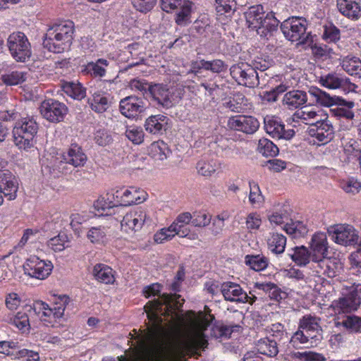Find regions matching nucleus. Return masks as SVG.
<instances>
[{
    "label": "nucleus",
    "mask_w": 361,
    "mask_h": 361,
    "mask_svg": "<svg viewBox=\"0 0 361 361\" xmlns=\"http://www.w3.org/2000/svg\"><path fill=\"white\" fill-rule=\"evenodd\" d=\"M180 298V295L177 294H163L160 298L147 303L145 311L152 325L147 328L146 332L140 338L142 348L157 345L164 331L162 316L171 317V319H173L175 312L181 306L178 300Z\"/></svg>",
    "instance_id": "f257e3e1"
},
{
    "label": "nucleus",
    "mask_w": 361,
    "mask_h": 361,
    "mask_svg": "<svg viewBox=\"0 0 361 361\" xmlns=\"http://www.w3.org/2000/svg\"><path fill=\"white\" fill-rule=\"evenodd\" d=\"M309 94L313 98L312 102L323 106L331 107L330 113L332 116L352 121L355 114L352 109L355 106L353 101H345L339 97H331L329 94L316 87L309 89Z\"/></svg>",
    "instance_id": "f03ea898"
},
{
    "label": "nucleus",
    "mask_w": 361,
    "mask_h": 361,
    "mask_svg": "<svg viewBox=\"0 0 361 361\" xmlns=\"http://www.w3.org/2000/svg\"><path fill=\"white\" fill-rule=\"evenodd\" d=\"M72 24H53L45 34L43 47L54 53L63 52L71 43Z\"/></svg>",
    "instance_id": "7ed1b4c3"
},
{
    "label": "nucleus",
    "mask_w": 361,
    "mask_h": 361,
    "mask_svg": "<svg viewBox=\"0 0 361 361\" xmlns=\"http://www.w3.org/2000/svg\"><path fill=\"white\" fill-rule=\"evenodd\" d=\"M38 128V124L32 117L23 118L17 121L12 132L15 145L24 150L33 147Z\"/></svg>",
    "instance_id": "20e7f679"
},
{
    "label": "nucleus",
    "mask_w": 361,
    "mask_h": 361,
    "mask_svg": "<svg viewBox=\"0 0 361 361\" xmlns=\"http://www.w3.org/2000/svg\"><path fill=\"white\" fill-rule=\"evenodd\" d=\"M342 293V297L332 302L335 312L348 314L356 311L361 304V283H354L350 286H346Z\"/></svg>",
    "instance_id": "39448f33"
},
{
    "label": "nucleus",
    "mask_w": 361,
    "mask_h": 361,
    "mask_svg": "<svg viewBox=\"0 0 361 361\" xmlns=\"http://www.w3.org/2000/svg\"><path fill=\"white\" fill-rule=\"evenodd\" d=\"M7 43L11 55L16 61L25 62L30 58V44L24 33L18 32L11 34Z\"/></svg>",
    "instance_id": "423d86ee"
},
{
    "label": "nucleus",
    "mask_w": 361,
    "mask_h": 361,
    "mask_svg": "<svg viewBox=\"0 0 361 361\" xmlns=\"http://www.w3.org/2000/svg\"><path fill=\"white\" fill-rule=\"evenodd\" d=\"M327 232L336 243L344 246L355 245L359 242L358 231L350 224H336L328 228Z\"/></svg>",
    "instance_id": "0eeeda50"
},
{
    "label": "nucleus",
    "mask_w": 361,
    "mask_h": 361,
    "mask_svg": "<svg viewBox=\"0 0 361 361\" xmlns=\"http://www.w3.org/2000/svg\"><path fill=\"white\" fill-rule=\"evenodd\" d=\"M161 9L167 13L175 12L176 23L187 22L192 13V2L188 0H160Z\"/></svg>",
    "instance_id": "6e6552de"
},
{
    "label": "nucleus",
    "mask_w": 361,
    "mask_h": 361,
    "mask_svg": "<svg viewBox=\"0 0 361 361\" xmlns=\"http://www.w3.org/2000/svg\"><path fill=\"white\" fill-rule=\"evenodd\" d=\"M231 76L240 85L254 87L259 85V76L255 68L247 63L233 65L230 68Z\"/></svg>",
    "instance_id": "1a4fd4ad"
},
{
    "label": "nucleus",
    "mask_w": 361,
    "mask_h": 361,
    "mask_svg": "<svg viewBox=\"0 0 361 361\" xmlns=\"http://www.w3.org/2000/svg\"><path fill=\"white\" fill-rule=\"evenodd\" d=\"M39 111L45 119L56 123L63 120L68 112V108L63 103L49 99L41 103Z\"/></svg>",
    "instance_id": "9d476101"
},
{
    "label": "nucleus",
    "mask_w": 361,
    "mask_h": 361,
    "mask_svg": "<svg viewBox=\"0 0 361 361\" xmlns=\"http://www.w3.org/2000/svg\"><path fill=\"white\" fill-rule=\"evenodd\" d=\"M52 269L51 262L42 260L36 256L30 257L23 264L25 274L40 280L46 279L51 274Z\"/></svg>",
    "instance_id": "9b49d317"
},
{
    "label": "nucleus",
    "mask_w": 361,
    "mask_h": 361,
    "mask_svg": "<svg viewBox=\"0 0 361 361\" xmlns=\"http://www.w3.org/2000/svg\"><path fill=\"white\" fill-rule=\"evenodd\" d=\"M221 291L224 299L231 302H237L242 303L252 304L257 299V297L250 292L248 295L240 285L233 282H226L221 285Z\"/></svg>",
    "instance_id": "f8f14e48"
},
{
    "label": "nucleus",
    "mask_w": 361,
    "mask_h": 361,
    "mask_svg": "<svg viewBox=\"0 0 361 361\" xmlns=\"http://www.w3.org/2000/svg\"><path fill=\"white\" fill-rule=\"evenodd\" d=\"M281 30L286 39L297 42L298 44L305 45L312 41V35L307 32L304 24H280Z\"/></svg>",
    "instance_id": "ddd939ff"
},
{
    "label": "nucleus",
    "mask_w": 361,
    "mask_h": 361,
    "mask_svg": "<svg viewBox=\"0 0 361 361\" xmlns=\"http://www.w3.org/2000/svg\"><path fill=\"white\" fill-rule=\"evenodd\" d=\"M264 123L266 133L273 138L290 140L295 134L293 129H285L284 124L277 117L267 116Z\"/></svg>",
    "instance_id": "4468645a"
},
{
    "label": "nucleus",
    "mask_w": 361,
    "mask_h": 361,
    "mask_svg": "<svg viewBox=\"0 0 361 361\" xmlns=\"http://www.w3.org/2000/svg\"><path fill=\"white\" fill-rule=\"evenodd\" d=\"M228 126L233 130L241 131L246 134H253L259 127L258 120L251 116H235L228 121Z\"/></svg>",
    "instance_id": "2eb2a0df"
},
{
    "label": "nucleus",
    "mask_w": 361,
    "mask_h": 361,
    "mask_svg": "<svg viewBox=\"0 0 361 361\" xmlns=\"http://www.w3.org/2000/svg\"><path fill=\"white\" fill-rule=\"evenodd\" d=\"M120 111L126 118H135L146 109L145 104L141 98L128 96L121 99L119 104Z\"/></svg>",
    "instance_id": "dca6fc26"
},
{
    "label": "nucleus",
    "mask_w": 361,
    "mask_h": 361,
    "mask_svg": "<svg viewBox=\"0 0 361 361\" xmlns=\"http://www.w3.org/2000/svg\"><path fill=\"white\" fill-rule=\"evenodd\" d=\"M308 95L310 97V103L313 98L307 92L300 90H292L286 92L282 99V105L289 110H294L301 107L308 101Z\"/></svg>",
    "instance_id": "f3484780"
},
{
    "label": "nucleus",
    "mask_w": 361,
    "mask_h": 361,
    "mask_svg": "<svg viewBox=\"0 0 361 361\" xmlns=\"http://www.w3.org/2000/svg\"><path fill=\"white\" fill-rule=\"evenodd\" d=\"M334 326L349 333L361 334V317L355 314L337 315L334 319Z\"/></svg>",
    "instance_id": "a211bd4d"
},
{
    "label": "nucleus",
    "mask_w": 361,
    "mask_h": 361,
    "mask_svg": "<svg viewBox=\"0 0 361 361\" xmlns=\"http://www.w3.org/2000/svg\"><path fill=\"white\" fill-rule=\"evenodd\" d=\"M35 313L31 306H25L23 310L18 312L15 315H8L3 318V321L13 324L19 330L26 331L30 329L29 317L32 314Z\"/></svg>",
    "instance_id": "6ab92c4d"
},
{
    "label": "nucleus",
    "mask_w": 361,
    "mask_h": 361,
    "mask_svg": "<svg viewBox=\"0 0 361 361\" xmlns=\"http://www.w3.org/2000/svg\"><path fill=\"white\" fill-rule=\"evenodd\" d=\"M149 94L159 106L168 109L173 105L172 94L166 85L163 84L152 85Z\"/></svg>",
    "instance_id": "aec40b11"
},
{
    "label": "nucleus",
    "mask_w": 361,
    "mask_h": 361,
    "mask_svg": "<svg viewBox=\"0 0 361 361\" xmlns=\"http://www.w3.org/2000/svg\"><path fill=\"white\" fill-rule=\"evenodd\" d=\"M147 219L145 212L140 210L127 213L121 222V228L125 231L140 229Z\"/></svg>",
    "instance_id": "412c9836"
},
{
    "label": "nucleus",
    "mask_w": 361,
    "mask_h": 361,
    "mask_svg": "<svg viewBox=\"0 0 361 361\" xmlns=\"http://www.w3.org/2000/svg\"><path fill=\"white\" fill-rule=\"evenodd\" d=\"M319 82L322 86L332 90L345 87L349 89H354L356 87L350 82L349 78L342 77L336 73H331L321 76Z\"/></svg>",
    "instance_id": "4be33fe9"
},
{
    "label": "nucleus",
    "mask_w": 361,
    "mask_h": 361,
    "mask_svg": "<svg viewBox=\"0 0 361 361\" xmlns=\"http://www.w3.org/2000/svg\"><path fill=\"white\" fill-rule=\"evenodd\" d=\"M0 188L4 197L8 200H13L16 198L18 190L17 179L11 173H3L0 174Z\"/></svg>",
    "instance_id": "5701e85b"
},
{
    "label": "nucleus",
    "mask_w": 361,
    "mask_h": 361,
    "mask_svg": "<svg viewBox=\"0 0 361 361\" xmlns=\"http://www.w3.org/2000/svg\"><path fill=\"white\" fill-rule=\"evenodd\" d=\"M339 11L352 20H357L361 16V1L353 0H338Z\"/></svg>",
    "instance_id": "b1692460"
},
{
    "label": "nucleus",
    "mask_w": 361,
    "mask_h": 361,
    "mask_svg": "<svg viewBox=\"0 0 361 361\" xmlns=\"http://www.w3.org/2000/svg\"><path fill=\"white\" fill-rule=\"evenodd\" d=\"M310 252L312 254V259L327 256L328 243L327 238L324 233H317L312 236L310 243Z\"/></svg>",
    "instance_id": "393cba45"
},
{
    "label": "nucleus",
    "mask_w": 361,
    "mask_h": 361,
    "mask_svg": "<svg viewBox=\"0 0 361 361\" xmlns=\"http://www.w3.org/2000/svg\"><path fill=\"white\" fill-rule=\"evenodd\" d=\"M315 129L312 128L311 132L312 136L316 137L319 142L326 144L334 137V128L331 123L326 121H317L314 124Z\"/></svg>",
    "instance_id": "a878e982"
},
{
    "label": "nucleus",
    "mask_w": 361,
    "mask_h": 361,
    "mask_svg": "<svg viewBox=\"0 0 361 361\" xmlns=\"http://www.w3.org/2000/svg\"><path fill=\"white\" fill-rule=\"evenodd\" d=\"M312 340H318L316 334H306L298 329L292 336L290 344L295 349L309 348L313 346Z\"/></svg>",
    "instance_id": "bb28decb"
},
{
    "label": "nucleus",
    "mask_w": 361,
    "mask_h": 361,
    "mask_svg": "<svg viewBox=\"0 0 361 361\" xmlns=\"http://www.w3.org/2000/svg\"><path fill=\"white\" fill-rule=\"evenodd\" d=\"M320 319L311 314L303 316L299 322L298 329L306 334H320L322 328L319 325Z\"/></svg>",
    "instance_id": "cd10ccee"
},
{
    "label": "nucleus",
    "mask_w": 361,
    "mask_h": 361,
    "mask_svg": "<svg viewBox=\"0 0 361 361\" xmlns=\"http://www.w3.org/2000/svg\"><path fill=\"white\" fill-rule=\"evenodd\" d=\"M87 160L85 154L78 146L71 148L67 154L61 156V162L70 164L75 167L82 166Z\"/></svg>",
    "instance_id": "c85d7f7f"
},
{
    "label": "nucleus",
    "mask_w": 361,
    "mask_h": 361,
    "mask_svg": "<svg viewBox=\"0 0 361 361\" xmlns=\"http://www.w3.org/2000/svg\"><path fill=\"white\" fill-rule=\"evenodd\" d=\"M290 259L298 266H306L308 264H311L312 262V254L306 247L297 246L292 249V252L288 253Z\"/></svg>",
    "instance_id": "c756f323"
},
{
    "label": "nucleus",
    "mask_w": 361,
    "mask_h": 361,
    "mask_svg": "<svg viewBox=\"0 0 361 361\" xmlns=\"http://www.w3.org/2000/svg\"><path fill=\"white\" fill-rule=\"evenodd\" d=\"M94 278L105 284H112L115 281L113 269L104 264H96L92 271Z\"/></svg>",
    "instance_id": "7c9ffc66"
},
{
    "label": "nucleus",
    "mask_w": 361,
    "mask_h": 361,
    "mask_svg": "<svg viewBox=\"0 0 361 361\" xmlns=\"http://www.w3.org/2000/svg\"><path fill=\"white\" fill-rule=\"evenodd\" d=\"M255 345L258 353L267 357H274L279 353L277 343L268 337L260 338Z\"/></svg>",
    "instance_id": "2f4dec72"
},
{
    "label": "nucleus",
    "mask_w": 361,
    "mask_h": 361,
    "mask_svg": "<svg viewBox=\"0 0 361 361\" xmlns=\"http://www.w3.org/2000/svg\"><path fill=\"white\" fill-rule=\"evenodd\" d=\"M216 19L219 21H228V18L233 13L235 6L234 0H216Z\"/></svg>",
    "instance_id": "473e14b6"
},
{
    "label": "nucleus",
    "mask_w": 361,
    "mask_h": 361,
    "mask_svg": "<svg viewBox=\"0 0 361 361\" xmlns=\"http://www.w3.org/2000/svg\"><path fill=\"white\" fill-rule=\"evenodd\" d=\"M341 66L349 75L361 78V60L359 58L347 56L342 59Z\"/></svg>",
    "instance_id": "72a5a7b5"
},
{
    "label": "nucleus",
    "mask_w": 361,
    "mask_h": 361,
    "mask_svg": "<svg viewBox=\"0 0 361 361\" xmlns=\"http://www.w3.org/2000/svg\"><path fill=\"white\" fill-rule=\"evenodd\" d=\"M167 124V118L162 115L149 116L145 121V130L150 133L157 134L161 133Z\"/></svg>",
    "instance_id": "f704fd0d"
},
{
    "label": "nucleus",
    "mask_w": 361,
    "mask_h": 361,
    "mask_svg": "<svg viewBox=\"0 0 361 361\" xmlns=\"http://www.w3.org/2000/svg\"><path fill=\"white\" fill-rule=\"evenodd\" d=\"M255 287L262 290L268 296L276 301H280L286 297L285 292H283L277 286L271 283H256Z\"/></svg>",
    "instance_id": "c9c22d12"
},
{
    "label": "nucleus",
    "mask_w": 361,
    "mask_h": 361,
    "mask_svg": "<svg viewBox=\"0 0 361 361\" xmlns=\"http://www.w3.org/2000/svg\"><path fill=\"white\" fill-rule=\"evenodd\" d=\"M61 87L67 95L75 99L81 100L86 96V89L80 82H65Z\"/></svg>",
    "instance_id": "e433bc0d"
},
{
    "label": "nucleus",
    "mask_w": 361,
    "mask_h": 361,
    "mask_svg": "<svg viewBox=\"0 0 361 361\" xmlns=\"http://www.w3.org/2000/svg\"><path fill=\"white\" fill-rule=\"evenodd\" d=\"M220 166V163L214 159H202L197 164V170L199 174L203 176H211Z\"/></svg>",
    "instance_id": "4c0bfd02"
},
{
    "label": "nucleus",
    "mask_w": 361,
    "mask_h": 361,
    "mask_svg": "<svg viewBox=\"0 0 361 361\" xmlns=\"http://www.w3.org/2000/svg\"><path fill=\"white\" fill-rule=\"evenodd\" d=\"M26 74L23 71H12L2 73L0 80L6 86H13L22 84L26 80Z\"/></svg>",
    "instance_id": "58836bf2"
},
{
    "label": "nucleus",
    "mask_w": 361,
    "mask_h": 361,
    "mask_svg": "<svg viewBox=\"0 0 361 361\" xmlns=\"http://www.w3.org/2000/svg\"><path fill=\"white\" fill-rule=\"evenodd\" d=\"M286 245V238L282 234L272 233L267 239V245L269 250L276 254L284 252Z\"/></svg>",
    "instance_id": "ea45409f"
},
{
    "label": "nucleus",
    "mask_w": 361,
    "mask_h": 361,
    "mask_svg": "<svg viewBox=\"0 0 361 361\" xmlns=\"http://www.w3.org/2000/svg\"><path fill=\"white\" fill-rule=\"evenodd\" d=\"M319 115L315 111L311 110L309 107H303L300 111L295 112L292 116L293 121L298 122L302 121L307 125H314L313 121H318Z\"/></svg>",
    "instance_id": "a19ab883"
},
{
    "label": "nucleus",
    "mask_w": 361,
    "mask_h": 361,
    "mask_svg": "<svg viewBox=\"0 0 361 361\" xmlns=\"http://www.w3.org/2000/svg\"><path fill=\"white\" fill-rule=\"evenodd\" d=\"M108 194L99 197L94 203V207L99 216H109L114 213V206L111 202L107 200Z\"/></svg>",
    "instance_id": "79ce46f5"
},
{
    "label": "nucleus",
    "mask_w": 361,
    "mask_h": 361,
    "mask_svg": "<svg viewBox=\"0 0 361 361\" xmlns=\"http://www.w3.org/2000/svg\"><path fill=\"white\" fill-rule=\"evenodd\" d=\"M171 151L167 145L163 141L153 142L150 146V154L152 157L157 160H164L170 154Z\"/></svg>",
    "instance_id": "37998d69"
},
{
    "label": "nucleus",
    "mask_w": 361,
    "mask_h": 361,
    "mask_svg": "<svg viewBox=\"0 0 361 361\" xmlns=\"http://www.w3.org/2000/svg\"><path fill=\"white\" fill-rule=\"evenodd\" d=\"M257 150L264 157H275L279 153L278 147L267 138H262L259 140Z\"/></svg>",
    "instance_id": "c03bdc74"
},
{
    "label": "nucleus",
    "mask_w": 361,
    "mask_h": 361,
    "mask_svg": "<svg viewBox=\"0 0 361 361\" xmlns=\"http://www.w3.org/2000/svg\"><path fill=\"white\" fill-rule=\"evenodd\" d=\"M245 263L255 271H259L266 269L269 264V259L263 255H247Z\"/></svg>",
    "instance_id": "a18cd8bd"
},
{
    "label": "nucleus",
    "mask_w": 361,
    "mask_h": 361,
    "mask_svg": "<svg viewBox=\"0 0 361 361\" xmlns=\"http://www.w3.org/2000/svg\"><path fill=\"white\" fill-rule=\"evenodd\" d=\"M91 109L99 114L105 112L109 107V100L99 94H94L92 99H89Z\"/></svg>",
    "instance_id": "49530a36"
},
{
    "label": "nucleus",
    "mask_w": 361,
    "mask_h": 361,
    "mask_svg": "<svg viewBox=\"0 0 361 361\" xmlns=\"http://www.w3.org/2000/svg\"><path fill=\"white\" fill-rule=\"evenodd\" d=\"M289 356L292 359H297L300 361H325V357L320 353L313 351H290Z\"/></svg>",
    "instance_id": "de8ad7c7"
},
{
    "label": "nucleus",
    "mask_w": 361,
    "mask_h": 361,
    "mask_svg": "<svg viewBox=\"0 0 361 361\" xmlns=\"http://www.w3.org/2000/svg\"><path fill=\"white\" fill-rule=\"evenodd\" d=\"M32 308L35 310V313L38 311L39 318L42 322L49 324L52 322L54 310L49 307L47 304L42 301L37 302Z\"/></svg>",
    "instance_id": "09e8293b"
},
{
    "label": "nucleus",
    "mask_w": 361,
    "mask_h": 361,
    "mask_svg": "<svg viewBox=\"0 0 361 361\" xmlns=\"http://www.w3.org/2000/svg\"><path fill=\"white\" fill-rule=\"evenodd\" d=\"M284 230L288 234L293 236L294 238H301L305 236L308 229L302 222L295 221L291 224H286Z\"/></svg>",
    "instance_id": "8fccbe9b"
},
{
    "label": "nucleus",
    "mask_w": 361,
    "mask_h": 361,
    "mask_svg": "<svg viewBox=\"0 0 361 361\" xmlns=\"http://www.w3.org/2000/svg\"><path fill=\"white\" fill-rule=\"evenodd\" d=\"M193 68H203L206 71H210L213 73H219L222 72L226 68V66L224 62L219 59L213 61H205L202 59L200 61V63L197 66L194 65Z\"/></svg>",
    "instance_id": "3c124183"
},
{
    "label": "nucleus",
    "mask_w": 361,
    "mask_h": 361,
    "mask_svg": "<svg viewBox=\"0 0 361 361\" xmlns=\"http://www.w3.org/2000/svg\"><path fill=\"white\" fill-rule=\"evenodd\" d=\"M68 242L69 238L67 234L61 232L57 236L51 238L48 241V246L55 252H60L68 247Z\"/></svg>",
    "instance_id": "603ef678"
},
{
    "label": "nucleus",
    "mask_w": 361,
    "mask_h": 361,
    "mask_svg": "<svg viewBox=\"0 0 361 361\" xmlns=\"http://www.w3.org/2000/svg\"><path fill=\"white\" fill-rule=\"evenodd\" d=\"M316 35H312V41L311 44L307 43L305 46V48L310 47L312 49L313 55L318 59H326L331 56L332 49L326 45H317L314 43V38Z\"/></svg>",
    "instance_id": "864d4df0"
},
{
    "label": "nucleus",
    "mask_w": 361,
    "mask_h": 361,
    "mask_svg": "<svg viewBox=\"0 0 361 361\" xmlns=\"http://www.w3.org/2000/svg\"><path fill=\"white\" fill-rule=\"evenodd\" d=\"M240 328L239 325H216L212 328V335L216 338H229L233 332L238 331Z\"/></svg>",
    "instance_id": "5fc2aeb1"
},
{
    "label": "nucleus",
    "mask_w": 361,
    "mask_h": 361,
    "mask_svg": "<svg viewBox=\"0 0 361 361\" xmlns=\"http://www.w3.org/2000/svg\"><path fill=\"white\" fill-rule=\"evenodd\" d=\"M330 258L327 256L323 257H317V259H312L310 264V269L312 270V274L315 276L322 277L325 267H326Z\"/></svg>",
    "instance_id": "6e6d98bb"
},
{
    "label": "nucleus",
    "mask_w": 361,
    "mask_h": 361,
    "mask_svg": "<svg viewBox=\"0 0 361 361\" xmlns=\"http://www.w3.org/2000/svg\"><path fill=\"white\" fill-rule=\"evenodd\" d=\"M212 221V215L205 211H196L192 213V224L195 227H206Z\"/></svg>",
    "instance_id": "4d7b16f0"
},
{
    "label": "nucleus",
    "mask_w": 361,
    "mask_h": 361,
    "mask_svg": "<svg viewBox=\"0 0 361 361\" xmlns=\"http://www.w3.org/2000/svg\"><path fill=\"white\" fill-rule=\"evenodd\" d=\"M344 153L348 156V159H355L356 161L361 155V151L358 147L357 141L350 139L347 142H343Z\"/></svg>",
    "instance_id": "13d9d810"
},
{
    "label": "nucleus",
    "mask_w": 361,
    "mask_h": 361,
    "mask_svg": "<svg viewBox=\"0 0 361 361\" xmlns=\"http://www.w3.org/2000/svg\"><path fill=\"white\" fill-rule=\"evenodd\" d=\"M139 192L133 188L132 190L124 189L123 193V202H124V206H130L133 204H137L142 202L145 200V197H140L138 195Z\"/></svg>",
    "instance_id": "bf43d9fd"
},
{
    "label": "nucleus",
    "mask_w": 361,
    "mask_h": 361,
    "mask_svg": "<svg viewBox=\"0 0 361 361\" xmlns=\"http://www.w3.org/2000/svg\"><path fill=\"white\" fill-rule=\"evenodd\" d=\"M208 342L205 339L204 334L201 332L195 334V336L183 345L187 349H204L207 347Z\"/></svg>",
    "instance_id": "052dcab7"
},
{
    "label": "nucleus",
    "mask_w": 361,
    "mask_h": 361,
    "mask_svg": "<svg viewBox=\"0 0 361 361\" xmlns=\"http://www.w3.org/2000/svg\"><path fill=\"white\" fill-rule=\"evenodd\" d=\"M126 137L133 144L140 145L144 140V132L140 127L130 126L126 130Z\"/></svg>",
    "instance_id": "680f3d73"
},
{
    "label": "nucleus",
    "mask_w": 361,
    "mask_h": 361,
    "mask_svg": "<svg viewBox=\"0 0 361 361\" xmlns=\"http://www.w3.org/2000/svg\"><path fill=\"white\" fill-rule=\"evenodd\" d=\"M288 219L289 214L286 207H283L279 210L275 211L269 216L270 223L275 225L282 224Z\"/></svg>",
    "instance_id": "e2e57ef3"
},
{
    "label": "nucleus",
    "mask_w": 361,
    "mask_h": 361,
    "mask_svg": "<svg viewBox=\"0 0 361 361\" xmlns=\"http://www.w3.org/2000/svg\"><path fill=\"white\" fill-rule=\"evenodd\" d=\"M264 13L263 12V7L261 5L253 6L250 8V11L246 16L247 23H262L264 19Z\"/></svg>",
    "instance_id": "0e129e2a"
},
{
    "label": "nucleus",
    "mask_w": 361,
    "mask_h": 361,
    "mask_svg": "<svg viewBox=\"0 0 361 361\" xmlns=\"http://www.w3.org/2000/svg\"><path fill=\"white\" fill-rule=\"evenodd\" d=\"M88 239L93 243L103 242L106 236L104 227H93L87 233Z\"/></svg>",
    "instance_id": "69168bd1"
},
{
    "label": "nucleus",
    "mask_w": 361,
    "mask_h": 361,
    "mask_svg": "<svg viewBox=\"0 0 361 361\" xmlns=\"http://www.w3.org/2000/svg\"><path fill=\"white\" fill-rule=\"evenodd\" d=\"M183 355V349L179 345H172L170 349L165 352L161 350V357L164 360H171Z\"/></svg>",
    "instance_id": "338daca9"
},
{
    "label": "nucleus",
    "mask_w": 361,
    "mask_h": 361,
    "mask_svg": "<svg viewBox=\"0 0 361 361\" xmlns=\"http://www.w3.org/2000/svg\"><path fill=\"white\" fill-rule=\"evenodd\" d=\"M249 200L252 204L259 206L264 201V197L262 196L258 185L253 183L250 184V192L249 195Z\"/></svg>",
    "instance_id": "774afa93"
}]
</instances>
